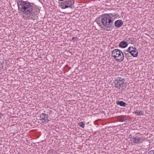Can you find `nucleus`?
Returning <instances> with one entry per match:
<instances>
[{"instance_id":"1","label":"nucleus","mask_w":154,"mask_h":154,"mask_svg":"<svg viewBox=\"0 0 154 154\" xmlns=\"http://www.w3.org/2000/svg\"><path fill=\"white\" fill-rule=\"evenodd\" d=\"M20 4L17 3L18 10L23 14L29 15L32 13L33 7L32 5V3H30L27 1H20Z\"/></svg>"},{"instance_id":"2","label":"nucleus","mask_w":154,"mask_h":154,"mask_svg":"<svg viewBox=\"0 0 154 154\" xmlns=\"http://www.w3.org/2000/svg\"><path fill=\"white\" fill-rule=\"evenodd\" d=\"M112 20L113 18L108 14H105L99 17L96 21L99 26L103 25L108 28L111 26L113 23Z\"/></svg>"},{"instance_id":"3","label":"nucleus","mask_w":154,"mask_h":154,"mask_svg":"<svg viewBox=\"0 0 154 154\" xmlns=\"http://www.w3.org/2000/svg\"><path fill=\"white\" fill-rule=\"evenodd\" d=\"M114 83L116 87L119 89H125L127 86L125 79L121 77L117 78L115 80Z\"/></svg>"},{"instance_id":"4","label":"nucleus","mask_w":154,"mask_h":154,"mask_svg":"<svg viewBox=\"0 0 154 154\" xmlns=\"http://www.w3.org/2000/svg\"><path fill=\"white\" fill-rule=\"evenodd\" d=\"M112 55L116 60L119 62L122 61L124 60L123 53L119 49L114 50L112 52Z\"/></svg>"},{"instance_id":"5","label":"nucleus","mask_w":154,"mask_h":154,"mask_svg":"<svg viewBox=\"0 0 154 154\" xmlns=\"http://www.w3.org/2000/svg\"><path fill=\"white\" fill-rule=\"evenodd\" d=\"M129 139L130 140L135 144H139L142 143L143 141L146 140V138L144 137H143L140 136V137L137 136H132V135H130L129 136Z\"/></svg>"},{"instance_id":"6","label":"nucleus","mask_w":154,"mask_h":154,"mask_svg":"<svg viewBox=\"0 0 154 154\" xmlns=\"http://www.w3.org/2000/svg\"><path fill=\"white\" fill-rule=\"evenodd\" d=\"M74 2L73 0H68L65 1L62 4L61 6L63 9H65L68 8H73V5L74 4Z\"/></svg>"},{"instance_id":"7","label":"nucleus","mask_w":154,"mask_h":154,"mask_svg":"<svg viewBox=\"0 0 154 154\" xmlns=\"http://www.w3.org/2000/svg\"><path fill=\"white\" fill-rule=\"evenodd\" d=\"M127 52H129L132 56L136 57L138 55V51L136 48L133 47H130L126 51Z\"/></svg>"},{"instance_id":"8","label":"nucleus","mask_w":154,"mask_h":154,"mask_svg":"<svg viewBox=\"0 0 154 154\" xmlns=\"http://www.w3.org/2000/svg\"><path fill=\"white\" fill-rule=\"evenodd\" d=\"M48 117V115L42 113L40 116V119L39 120L42 122L46 124L49 121Z\"/></svg>"},{"instance_id":"9","label":"nucleus","mask_w":154,"mask_h":154,"mask_svg":"<svg viewBox=\"0 0 154 154\" xmlns=\"http://www.w3.org/2000/svg\"><path fill=\"white\" fill-rule=\"evenodd\" d=\"M115 23L116 26L119 27L122 25L123 22L121 20H119L116 21Z\"/></svg>"},{"instance_id":"10","label":"nucleus","mask_w":154,"mask_h":154,"mask_svg":"<svg viewBox=\"0 0 154 154\" xmlns=\"http://www.w3.org/2000/svg\"><path fill=\"white\" fill-rule=\"evenodd\" d=\"M127 43L124 41H123L121 42L119 45V47L122 48H125L127 47Z\"/></svg>"},{"instance_id":"11","label":"nucleus","mask_w":154,"mask_h":154,"mask_svg":"<svg viewBox=\"0 0 154 154\" xmlns=\"http://www.w3.org/2000/svg\"><path fill=\"white\" fill-rule=\"evenodd\" d=\"M116 104L117 105H119L121 106L125 107L127 105V104L123 101H118L116 102Z\"/></svg>"},{"instance_id":"12","label":"nucleus","mask_w":154,"mask_h":154,"mask_svg":"<svg viewBox=\"0 0 154 154\" xmlns=\"http://www.w3.org/2000/svg\"><path fill=\"white\" fill-rule=\"evenodd\" d=\"M135 113L138 116H141L143 114V112L142 111H137L135 112Z\"/></svg>"},{"instance_id":"13","label":"nucleus","mask_w":154,"mask_h":154,"mask_svg":"<svg viewBox=\"0 0 154 154\" xmlns=\"http://www.w3.org/2000/svg\"><path fill=\"white\" fill-rule=\"evenodd\" d=\"M79 126L83 128L85 126V125L83 122H81L80 123Z\"/></svg>"},{"instance_id":"14","label":"nucleus","mask_w":154,"mask_h":154,"mask_svg":"<svg viewBox=\"0 0 154 154\" xmlns=\"http://www.w3.org/2000/svg\"><path fill=\"white\" fill-rule=\"evenodd\" d=\"M148 154H154V150L150 151L148 152Z\"/></svg>"},{"instance_id":"15","label":"nucleus","mask_w":154,"mask_h":154,"mask_svg":"<svg viewBox=\"0 0 154 154\" xmlns=\"http://www.w3.org/2000/svg\"><path fill=\"white\" fill-rule=\"evenodd\" d=\"M3 66L2 64L0 63V71L3 69Z\"/></svg>"},{"instance_id":"16","label":"nucleus","mask_w":154,"mask_h":154,"mask_svg":"<svg viewBox=\"0 0 154 154\" xmlns=\"http://www.w3.org/2000/svg\"><path fill=\"white\" fill-rule=\"evenodd\" d=\"M127 52H126V51H125V52H124L123 54L124 53L125 55H127L128 54V53H127Z\"/></svg>"},{"instance_id":"17","label":"nucleus","mask_w":154,"mask_h":154,"mask_svg":"<svg viewBox=\"0 0 154 154\" xmlns=\"http://www.w3.org/2000/svg\"><path fill=\"white\" fill-rule=\"evenodd\" d=\"M119 121L121 122H122L124 121V119H119Z\"/></svg>"},{"instance_id":"18","label":"nucleus","mask_w":154,"mask_h":154,"mask_svg":"<svg viewBox=\"0 0 154 154\" xmlns=\"http://www.w3.org/2000/svg\"><path fill=\"white\" fill-rule=\"evenodd\" d=\"M75 38H76V39H77V37H73L72 38V40H73V39H75Z\"/></svg>"},{"instance_id":"19","label":"nucleus","mask_w":154,"mask_h":154,"mask_svg":"<svg viewBox=\"0 0 154 154\" xmlns=\"http://www.w3.org/2000/svg\"><path fill=\"white\" fill-rule=\"evenodd\" d=\"M59 0L60 1H63L64 0Z\"/></svg>"}]
</instances>
